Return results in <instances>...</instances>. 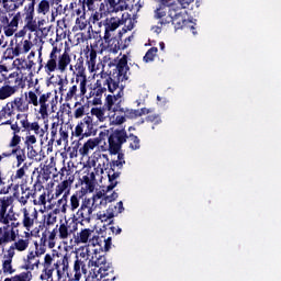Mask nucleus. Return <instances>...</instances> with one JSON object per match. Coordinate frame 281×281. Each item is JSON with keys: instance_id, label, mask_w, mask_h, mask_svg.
<instances>
[{"instance_id": "obj_50", "label": "nucleus", "mask_w": 281, "mask_h": 281, "mask_svg": "<svg viewBox=\"0 0 281 281\" xmlns=\"http://www.w3.org/2000/svg\"><path fill=\"white\" fill-rule=\"evenodd\" d=\"M11 245L15 248L16 251H25L27 247H30V239H15Z\"/></svg>"}, {"instance_id": "obj_1", "label": "nucleus", "mask_w": 281, "mask_h": 281, "mask_svg": "<svg viewBox=\"0 0 281 281\" xmlns=\"http://www.w3.org/2000/svg\"><path fill=\"white\" fill-rule=\"evenodd\" d=\"M109 69L106 71L102 70L100 72V79L97 80L95 87L90 91L88 102L91 105L98 106L102 104V94L109 91L110 93H115V91H124V85L128 80V56L123 55L120 59L115 58L108 64ZM92 98V100H91Z\"/></svg>"}, {"instance_id": "obj_62", "label": "nucleus", "mask_w": 281, "mask_h": 281, "mask_svg": "<svg viewBox=\"0 0 281 281\" xmlns=\"http://www.w3.org/2000/svg\"><path fill=\"white\" fill-rule=\"evenodd\" d=\"M37 139H36V136L35 135H32V134H27L26 133V136H25V139H24V146L25 148H32L34 147V144H36Z\"/></svg>"}, {"instance_id": "obj_51", "label": "nucleus", "mask_w": 281, "mask_h": 281, "mask_svg": "<svg viewBox=\"0 0 281 281\" xmlns=\"http://www.w3.org/2000/svg\"><path fill=\"white\" fill-rule=\"evenodd\" d=\"M37 182H34L33 188H26V192L29 194V196L31 199H36L38 196V194H41V192H43V190H45V187L43 184H40V187H37Z\"/></svg>"}, {"instance_id": "obj_31", "label": "nucleus", "mask_w": 281, "mask_h": 281, "mask_svg": "<svg viewBox=\"0 0 281 281\" xmlns=\"http://www.w3.org/2000/svg\"><path fill=\"white\" fill-rule=\"evenodd\" d=\"M12 116H14V106L12 103L8 102L1 110H0V121L7 120L2 124H12Z\"/></svg>"}, {"instance_id": "obj_24", "label": "nucleus", "mask_w": 281, "mask_h": 281, "mask_svg": "<svg viewBox=\"0 0 281 281\" xmlns=\"http://www.w3.org/2000/svg\"><path fill=\"white\" fill-rule=\"evenodd\" d=\"M40 265L41 259L37 257V254L30 251L24 259V263L22 265L21 269H24L25 271H34L35 269H38Z\"/></svg>"}, {"instance_id": "obj_49", "label": "nucleus", "mask_w": 281, "mask_h": 281, "mask_svg": "<svg viewBox=\"0 0 281 281\" xmlns=\"http://www.w3.org/2000/svg\"><path fill=\"white\" fill-rule=\"evenodd\" d=\"M127 139L130 142L131 150H139V148H142V140L139 139V137H137V135L130 134L127 135Z\"/></svg>"}, {"instance_id": "obj_17", "label": "nucleus", "mask_w": 281, "mask_h": 281, "mask_svg": "<svg viewBox=\"0 0 281 281\" xmlns=\"http://www.w3.org/2000/svg\"><path fill=\"white\" fill-rule=\"evenodd\" d=\"M76 188H80L79 191L83 194H87L88 192H93V190H95V173L88 172L87 175L79 178Z\"/></svg>"}, {"instance_id": "obj_34", "label": "nucleus", "mask_w": 281, "mask_h": 281, "mask_svg": "<svg viewBox=\"0 0 281 281\" xmlns=\"http://www.w3.org/2000/svg\"><path fill=\"white\" fill-rule=\"evenodd\" d=\"M91 214H93V207H89L87 205H81L80 209L77 211V221L79 223H82L86 221V223H89L91 221Z\"/></svg>"}, {"instance_id": "obj_27", "label": "nucleus", "mask_w": 281, "mask_h": 281, "mask_svg": "<svg viewBox=\"0 0 281 281\" xmlns=\"http://www.w3.org/2000/svg\"><path fill=\"white\" fill-rule=\"evenodd\" d=\"M37 170V177L35 182H37V188L43 186L44 183H47L52 179V167L44 165L40 170Z\"/></svg>"}, {"instance_id": "obj_14", "label": "nucleus", "mask_w": 281, "mask_h": 281, "mask_svg": "<svg viewBox=\"0 0 281 281\" xmlns=\"http://www.w3.org/2000/svg\"><path fill=\"white\" fill-rule=\"evenodd\" d=\"M89 262V248L82 250L79 255L76 256V260L74 262V272L75 280L80 281V278L87 276V263Z\"/></svg>"}, {"instance_id": "obj_5", "label": "nucleus", "mask_w": 281, "mask_h": 281, "mask_svg": "<svg viewBox=\"0 0 281 281\" xmlns=\"http://www.w3.org/2000/svg\"><path fill=\"white\" fill-rule=\"evenodd\" d=\"M92 251L94 256H92V260H89V262H92V266L94 265L98 271L97 273L93 272V276H89L86 281H115V276H110V273H113V268L111 263L106 261V257L100 255L98 248H94ZM93 258L95 259L94 261Z\"/></svg>"}, {"instance_id": "obj_43", "label": "nucleus", "mask_w": 281, "mask_h": 281, "mask_svg": "<svg viewBox=\"0 0 281 281\" xmlns=\"http://www.w3.org/2000/svg\"><path fill=\"white\" fill-rule=\"evenodd\" d=\"M106 137H109V134L105 132H100L99 137L97 138H90L88 139L85 144L86 146L90 149L93 150V148H95V146H100V144H102V140L105 139Z\"/></svg>"}, {"instance_id": "obj_8", "label": "nucleus", "mask_w": 281, "mask_h": 281, "mask_svg": "<svg viewBox=\"0 0 281 281\" xmlns=\"http://www.w3.org/2000/svg\"><path fill=\"white\" fill-rule=\"evenodd\" d=\"M58 105V92H41L38 98V113L42 120H47L49 113H56V106Z\"/></svg>"}, {"instance_id": "obj_35", "label": "nucleus", "mask_w": 281, "mask_h": 281, "mask_svg": "<svg viewBox=\"0 0 281 281\" xmlns=\"http://www.w3.org/2000/svg\"><path fill=\"white\" fill-rule=\"evenodd\" d=\"M60 120L57 119L56 122L52 123V127H50V139L48 140V148L47 151H52V148H54V142H57L58 139V131H60Z\"/></svg>"}, {"instance_id": "obj_39", "label": "nucleus", "mask_w": 281, "mask_h": 281, "mask_svg": "<svg viewBox=\"0 0 281 281\" xmlns=\"http://www.w3.org/2000/svg\"><path fill=\"white\" fill-rule=\"evenodd\" d=\"M70 63H71V56H69V53H67V50H65L58 57V61H57L58 71H60L61 74L67 71V67H69Z\"/></svg>"}, {"instance_id": "obj_60", "label": "nucleus", "mask_w": 281, "mask_h": 281, "mask_svg": "<svg viewBox=\"0 0 281 281\" xmlns=\"http://www.w3.org/2000/svg\"><path fill=\"white\" fill-rule=\"evenodd\" d=\"M46 74H54L56 69H58V63L53 59H48L46 65L44 66Z\"/></svg>"}, {"instance_id": "obj_41", "label": "nucleus", "mask_w": 281, "mask_h": 281, "mask_svg": "<svg viewBox=\"0 0 281 281\" xmlns=\"http://www.w3.org/2000/svg\"><path fill=\"white\" fill-rule=\"evenodd\" d=\"M85 194L86 193L78 190L70 196V203L68 205H69V210L71 212H76V210H78V207H80V199H82V196H85Z\"/></svg>"}, {"instance_id": "obj_25", "label": "nucleus", "mask_w": 281, "mask_h": 281, "mask_svg": "<svg viewBox=\"0 0 281 281\" xmlns=\"http://www.w3.org/2000/svg\"><path fill=\"white\" fill-rule=\"evenodd\" d=\"M16 240V233L10 231V226L0 227V247H5L9 243Z\"/></svg>"}, {"instance_id": "obj_52", "label": "nucleus", "mask_w": 281, "mask_h": 281, "mask_svg": "<svg viewBox=\"0 0 281 281\" xmlns=\"http://www.w3.org/2000/svg\"><path fill=\"white\" fill-rule=\"evenodd\" d=\"M9 205H12V196L0 198V216L8 214Z\"/></svg>"}, {"instance_id": "obj_54", "label": "nucleus", "mask_w": 281, "mask_h": 281, "mask_svg": "<svg viewBox=\"0 0 281 281\" xmlns=\"http://www.w3.org/2000/svg\"><path fill=\"white\" fill-rule=\"evenodd\" d=\"M157 52H159V48L155 46L149 48L143 57L144 63H153L157 56Z\"/></svg>"}, {"instance_id": "obj_55", "label": "nucleus", "mask_w": 281, "mask_h": 281, "mask_svg": "<svg viewBox=\"0 0 281 281\" xmlns=\"http://www.w3.org/2000/svg\"><path fill=\"white\" fill-rule=\"evenodd\" d=\"M57 216H56V213H47L45 216H44V226L46 227H52V225H56V221H57Z\"/></svg>"}, {"instance_id": "obj_23", "label": "nucleus", "mask_w": 281, "mask_h": 281, "mask_svg": "<svg viewBox=\"0 0 281 281\" xmlns=\"http://www.w3.org/2000/svg\"><path fill=\"white\" fill-rule=\"evenodd\" d=\"M0 186H2L0 194H8L14 186V173L0 171Z\"/></svg>"}, {"instance_id": "obj_48", "label": "nucleus", "mask_w": 281, "mask_h": 281, "mask_svg": "<svg viewBox=\"0 0 281 281\" xmlns=\"http://www.w3.org/2000/svg\"><path fill=\"white\" fill-rule=\"evenodd\" d=\"M76 14H77V19H76V25L77 27H79V30H86L87 29V11H83V13H79L78 9H76Z\"/></svg>"}, {"instance_id": "obj_29", "label": "nucleus", "mask_w": 281, "mask_h": 281, "mask_svg": "<svg viewBox=\"0 0 281 281\" xmlns=\"http://www.w3.org/2000/svg\"><path fill=\"white\" fill-rule=\"evenodd\" d=\"M115 210H117V206H109L106 211H101L97 214L99 221L101 223H108V225L113 224V218H115Z\"/></svg>"}, {"instance_id": "obj_7", "label": "nucleus", "mask_w": 281, "mask_h": 281, "mask_svg": "<svg viewBox=\"0 0 281 281\" xmlns=\"http://www.w3.org/2000/svg\"><path fill=\"white\" fill-rule=\"evenodd\" d=\"M55 181H61L55 189V195L60 196V194L66 191L71 192V186L76 181V176L70 166H63L61 169L53 176Z\"/></svg>"}, {"instance_id": "obj_47", "label": "nucleus", "mask_w": 281, "mask_h": 281, "mask_svg": "<svg viewBox=\"0 0 281 281\" xmlns=\"http://www.w3.org/2000/svg\"><path fill=\"white\" fill-rule=\"evenodd\" d=\"M32 271H24L11 278H5L4 281H32Z\"/></svg>"}, {"instance_id": "obj_13", "label": "nucleus", "mask_w": 281, "mask_h": 281, "mask_svg": "<svg viewBox=\"0 0 281 281\" xmlns=\"http://www.w3.org/2000/svg\"><path fill=\"white\" fill-rule=\"evenodd\" d=\"M124 10H128V0H104L100 4L102 14H113V12H124Z\"/></svg>"}, {"instance_id": "obj_46", "label": "nucleus", "mask_w": 281, "mask_h": 281, "mask_svg": "<svg viewBox=\"0 0 281 281\" xmlns=\"http://www.w3.org/2000/svg\"><path fill=\"white\" fill-rule=\"evenodd\" d=\"M14 93H16V87L7 86L4 83V86L0 88V100H8V98H12Z\"/></svg>"}, {"instance_id": "obj_4", "label": "nucleus", "mask_w": 281, "mask_h": 281, "mask_svg": "<svg viewBox=\"0 0 281 281\" xmlns=\"http://www.w3.org/2000/svg\"><path fill=\"white\" fill-rule=\"evenodd\" d=\"M78 225H80V221H78L76 215L69 217L68 220L67 217L59 220L56 227L48 233L49 249H54L56 247V240H67L71 234H76V232H78Z\"/></svg>"}, {"instance_id": "obj_26", "label": "nucleus", "mask_w": 281, "mask_h": 281, "mask_svg": "<svg viewBox=\"0 0 281 281\" xmlns=\"http://www.w3.org/2000/svg\"><path fill=\"white\" fill-rule=\"evenodd\" d=\"M91 106H93L91 104V101H87L86 103H81V102H76L75 103V111H74V117L76 120H80V117H86L89 115L90 111H91Z\"/></svg>"}, {"instance_id": "obj_15", "label": "nucleus", "mask_w": 281, "mask_h": 281, "mask_svg": "<svg viewBox=\"0 0 281 281\" xmlns=\"http://www.w3.org/2000/svg\"><path fill=\"white\" fill-rule=\"evenodd\" d=\"M92 166L97 175L98 172L104 175V170H108V172H110L111 162L109 161V155L95 151L92 158Z\"/></svg>"}, {"instance_id": "obj_30", "label": "nucleus", "mask_w": 281, "mask_h": 281, "mask_svg": "<svg viewBox=\"0 0 281 281\" xmlns=\"http://www.w3.org/2000/svg\"><path fill=\"white\" fill-rule=\"evenodd\" d=\"M15 54H27L32 47H34V44L30 40L21 38L15 40Z\"/></svg>"}, {"instance_id": "obj_9", "label": "nucleus", "mask_w": 281, "mask_h": 281, "mask_svg": "<svg viewBox=\"0 0 281 281\" xmlns=\"http://www.w3.org/2000/svg\"><path fill=\"white\" fill-rule=\"evenodd\" d=\"M98 133V127L95 126V122H93V117L88 115L85 116L75 127L72 135L75 137H79L80 139H85V137H91V135H95Z\"/></svg>"}, {"instance_id": "obj_12", "label": "nucleus", "mask_w": 281, "mask_h": 281, "mask_svg": "<svg viewBox=\"0 0 281 281\" xmlns=\"http://www.w3.org/2000/svg\"><path fill=\"white\" fill-rule=\"evenodd\" d=\"M19 21H21V12H18L12 20L8 18L7 13H0V25L4 27V35L10 37L14 36V32L19 30Z\"/></svg>"}, {"instance_id": "obj_37", "label": "nucleus", "mask_w": 281, "mask_h": 281, "mask_svg": "<svg viewBox=\"0 0 281 281\" xmlns=\"http://www.w3.org/2000/svg\"><path fill=\"white\" fill-rule=\"evenodd\" d=\"M86 63L88 65L89 71L93 74L95 71V63L98 60V52L93 48H88L86 52Z\"/></svg>"}, {"instance_id": "obj_20", "label": "nucleus", "mask_w": 281, "mask_h": 281, "mask_svg": "<svg viewBox=\"0 0 281 281\" xmlns=\"http://www.w3.org/2000/svg\"><path fill=\"white\" fill-rule=\"evenodd\" d=\"M124 23H126V19L124 20V18H106L104 22V41H109V38H111V32H115V30L119 29L121 25H124Z\"/></svg>"}, {"instance_id": "obj_28", "label": "nucleus", "mask_w": 281, "mask_h": 281, "mask_svg": "<svg viewBox=\"0 0 281 281\" xmlns=\"http://www.w3.org/2000/svg\"><path fill=\"white\" fill-rule=\"evenodd\" d=\"M4 85L9 87H16V92L19 89H23L25 87V83L23 82V78H21V75L18 71L11 72L5 79Z\"/></svg>"}, {"instance_id": "obj_64", "label": "nucleus", "mask_w": 281, "mask_h": 281, "mask_svg": "<svg viewBox=\"0 0 281 281\" xmlns=\"http://www.w3.org/2000/svg\"><path fill=\"white\" fill-rule=\"evenodd\" d=\"M2 271H3V273H9L10 276H12V273H14L15 270L12 268V260L5 259L3 261Z\"/></svg>"}, {"instance_id": "obj_21", "label": "nucleus", "mask_w": 281, "mask_h": 281, "mask_svg": "<svg viewBox=\"0 0 281 281\" xmlns=\"http://www.w3.org/2000/svg\"><path fill=\"white\" fill-rule=\"evenodd\" d=\"M38 220V211L36 209H23L22 225L27 232L34 227V222Z\"/></svg>"}, {"instance_id": "obj_22", "label": "nucleus", "mask_w": 281, "mask_h": 281, "mask_svg": "<svg viewBox=\"0 0 281 281\" xmlns=\"http://www.w3.org/2000/svg\"><path fill=\"white\" fill-rule=\"evenodd\" d=\"M20 124L22 126V128H24L23 131H25L27 134H32V131L38 135L40 137H44L45 136V130L41 127V124H38V122H30V120H27V117H24L23 120L20 121Z\"/></svg>"}, {"instance_id": "obj_63", "label": "nucleus", "mask_w": 281, "mask_h": 281, "mask_svg": "<svg viewBox=\"0 0 281 281\" xmlns=\"http://www.w3.org/2000/svg\"><path fill=\"white\" fill-rule=\"evenodd\" d=\"M38 198L33 199L34 205H47V193L43 191L41 194H37Z\"/></svg>"}, {"instance_id": "obj_6", "label": "nucleus", "mask_w": 281, "mask_h": 281, "mask_svg": "<svg viewBox=\"0 0 281 281\" xmlns=\"http://www.w3.org/2000/svg\"><path fill=\"white\" fill-rule=\"evenodd\" d=\"M124 95V90L119 91L116 94H108L104 102L105 111H110L111 113H123L125 119L135 120L138 117L137 110H131L128 108H122V98Z\"/></svg>"}, {"instance_id": "obj_57", "label": "nucleus", "mask_w": 281, "mask_h": 281, "mask_svg": "<svg viewBox=\"0 0 281 281\" xmlns=\"http://www.w3.org/2000/svg\"><path fill=\"white\" fill-rule=\"evenodd\" d=\"M87 94V76L79 78V98H83Z\"/></svg>"}, {"instance_id": "obj_42", "label": "nucleus", "mask_w": 281, "mask_h": 281, "mask_svg": "<svg viewBox=\"0 0 281 281\" xmlns=\"http://www.w3.org/2000/svg\"><path fill=\"white\" fill-rule=\"evenodd\" d=\"M69 192L64 191V195L57 201L58 212H61V214H67V210H69Z\"/></svg>"}, {"instance_id": "obj_32", "label": "nucleus", "mask_w": 281, "mask_h": 281, "mask_svg": "<svg viewBox=\"0 0 281 281\" xmlns=\"http://www.w3.org/2000/svg\"><path fill=\"white\" fill-rule=\"evenodd\" d=\"M100 1L102 0H79V8L77 9L78 13L87 12V8L90 12H94V10H98Z\"/></svg>"}, {"instance_id": "obj_38", "label": "nucleus", "mask_w": 281, "mask_h": 281, "mask_svg": "<svg viewBox=\"0 0 281 281\" xmlns=\"http://www.w3.org/2000/svg\"><path fill=\"white\" fill-rule=\"evenodd\" d=\"M74 76L76 78L77 85L80 82V77L87 76L85 68V58L80 56L75 65Z\"/></svg>"}, {"instance_id": "obj_56", "label": "nucleus", "mask_w": 281, "mask_h": 281, "mask_svg": "<svg viewBox=\"0 0 281 281\" xmlns=\"http://www.w3.org/2000/svg\"><path fill=\"white\" fill-rule=\"evenodd\" d=\"M93 115L99 120V122H104V110L100 108H90V117H93Z\"/></svg>"}, {"instance_id": "obj_2", "label": "nucleus", "mask_w": 281, "mask_h": 281, "mask_svg": "<svg viewBox=\"0 0 281 281\" xmlns=\"http://www.w3.org/2000/svg\"><path fill=\"white\" fill-rule=\"evenodd\" d=\"M43 270L40 276L41 280L61 281L65 273L69 271V255L53 249L46 254L43 261Z\"/></svg>"}, {"instance_id": "obj_10", "label": "nucleus", "mask_w": 281, "mask_h": 281, "mask_svg": "<svg viewBox=\"0 0 281 281\" xmlns=\"http://www.w3.org/2000/svg\"><path fill=\"white\" fill-rule=\"evenodd\" d=\"M128 139V134L125 128H116L114 130L110 136L108 137L109 142V153L110 155H117L122 150V145L126 144Z\"/></svg>"}, {"instance_id": "obj_18", "label": "nucleus", "mask_w": 281, "mask_h": 281, "mask_svg": "<svg viewBox=\"0 0 281 281\" xmlns=\"http://www.w3.org/2000/svg\"><path fill=\"white\" fill-rule=\"evenodd\" d=\"M29 1L31 2L24 7V21L26 23L25 26L27 30H30V32H37L38 26L36 25V21H34L36 0Z\"/></svg>"}, {"instance_id": "obj_58", "label": "nucleus", "mask_w": 281, "mask_h": 281, "mask_svg": "<svg viewBox=\"0 0 281 281\" xmlns=\"http://www.w3.org/2000/svg\"><path fill=\"white\" fill-rule=\"evenodd\" d=\"M14 67H16V69L19 71H25L27 69V59L25 58H16L13 61Z\"/></svg>"}, {"instance_id": "obj_3", "label": "nucleus", "mask_w": 281, "mask_h": 281, "mask_svg": "<svg viewBox=\"0 0 281 281\" xmlns=\"http://www.w3.org/2000/svg\"><path fill=\"white\" fill-rule=\"evenodd\" d=\"M155 19L158 20V25L164 26L172 23L175 30H190L193 36H196V22L186 19V14L177 9L169 7H159L155 10Z\"/></svg>"}, {"instance_id": "obj_33", "label": "nucleus", "mask_w": 281, "mask_h": 281, "mask_svg": "<svg viewBox=\"0 0 281 281\" xmlns=\"http://www.w3.org/2000/svg\"><path fill=\"white\" fill-rule=\"evenodd\" d=\"M93 234V229L91 228H83L77 235H75V243L77 245H87L89 240L91 239V236Z\"/></svg>"}, {"instance_id": "obj_53", "label": "nucleus", "mask_w": 281, "mask_h": 281, "mask_svg": "<svg viewBox=\"0 0 281 281\" xmlns=\"http://www.w3.org/2000/svg\"><path fill=\"white\" fill-rule=\"evenodd\" d=\"M21 56L19 53H16V48L14 47V40L10 42V47H8L4 52V58H9L12 60V58H16Z\"/></svg>"}, {"instance_id": "obj_36", "label": "nucleus", "mask_w": 281, "mask_h": 281, "mask_svg": "<svg viewBox=\"0 0 281 281\" xmlns=\"http://www.w3.org/2000/svg\"><path fill=\"white\" fill-rule=\"evenodd\" d=\"M89 149L86 144H80V140H78L77 143L74 142L72 143V151H70V157H78V155H80L81 157H87V155H89Z\"/></svg>"}, {"instance_id": "obj_19", "label": "nucleus", "mask_w": 281, "mask_h": 281, "mask_svg": "<svg viewBox=\"0 0 281 281\" xmlns=\"http://www.w3.org/2000/svg\"><path fill=\"white\" fill-rule=\"evenodd\" d=\"M108 43V48L113 54H117L120 49H126L128 47L131 37L125 38V42H122V32H119V36L110 37L109 40H104Z\"/></svg>"}, {"instance_id": "obj_45", "label": "nucleus", "mask_w": 281, "mask_h": 281, "mask_svg": "<svg viewBox=\"0 0 281 281\" xmlns=\"http://www.w3.org/2000/svg\"><path fill=\"white\" fill-rule=\"evenodd\" d=\"M35 10L37 14L46 16V14H49V10H52V3L49 0H41Z\"/></svg>"}, {"instance_id": "obj_11", "label": "nucleus", "mask_w": 281, "mask_h": 281, "mask_svg": "<svg viewBox=\"0 0 281 281\" xmlns=\"http://www.w3.org/2000/svg\"><path fill=\"white\" fill-rule=\"evenodd\" d=\"M117 160L111 161V169L108 171V179L110 184L106 187L108 192H111L116 186L117 181L115 179H119V177L122 175L120 170L124 168V164H126V160L124 159V153H116Z\"/></svg>"}, {"instance_id": "obj_40", "label": "nucleus", "mask_w": 281, "mask_h": 281, "mask_svg": "<svg viewBox=\"0 0 281 281\" xmlns=\"http://www.w3.org/2000/svg\"><path fill=\"white\" fill-rule=\"evenodd\" d=\"M41 89L36 88L35 91H29L25 92V99L26 103L30 105L32 104L33 106H38V98H41Z\"/></svg>"}, {"instance_id": "obj_44", "label": "nucleus", "mask_w": 281, "mask_h": 281, "mask_svg": "<svg viewBox=\"0 0 281 281\" xmlns=\"http://www.w3.org/2000/svg\"><path fill=\"white\" fill-rule=\"evenodd\" d=\"M12 106L16 108L21 113H25V111H30V105L27 104V100H24L23 97H18L13 101L10 102Z\"/></svg>"}, {"instance_id": "obj_59", "label": "nucleus", "mask_w": 281, "mask_h": 281, "mask_svg": "<svg viewBox=\"0 0 281 281\" xmlns=\"http://www.w3.org/2000/svg\"><path fill=\"white\" fill-rule=\"evenodd\" d=\"M69 139V134L67 133V130H63V125L59 128V136H57L56 144L57 146H61L63 142H67Z\"/></svg>"}, {"instance_id": "obj_61", "label": "nucleus", "mask_w": 281, "mask_h": 281, "mask_svg": "<svg viewBox=\"0 0 281 281\" xmlns=\"http://www.w3.org/2000/svg\"><path fill=\"white\" fill-rule=\"evenodd\" d=\"M145 122L154 124V126H157L158 124H161V116L159 114H148L145 117Z\"/></svg>"}, {"instance_id": "obj_16", "label": "nucleus", "mask_w": 281, "mask_h": 281, "mask_svg": "<svg viewBox=\"0 0 281 281\" xmlns=\"http://www.w3.org/2000/svg\"><path fill=\"white\" fill-rule=\"evenodd\" d=\"M19 144H21V137L19 136V134H13L9 146L10 148H13L11 150V155H15L18 168L19 166H21V164H23V161H25V159H27V157L25 156V148H21Z\"/></svg>"}]
</instances>
